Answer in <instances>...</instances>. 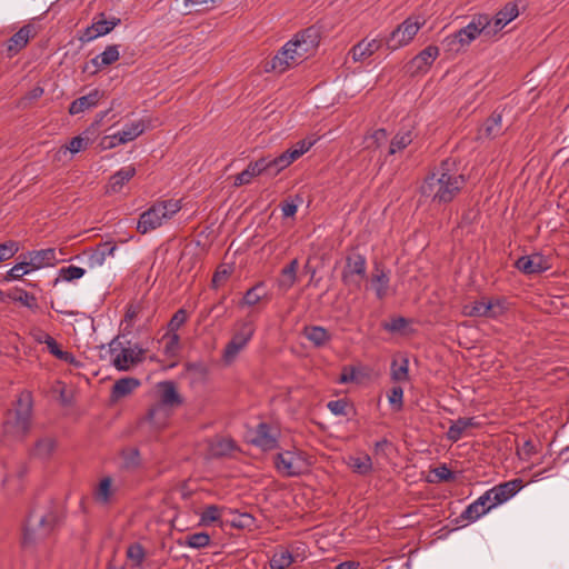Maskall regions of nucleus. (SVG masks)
<instances>
[{"label":"nucleus","instance_id":"f257e3e1","mask_svg":"<svg viewBox=\"0 0 569 569\" xmlns=\"http://www.w3.org/2000/svg\"><path fill=\"white\" fill-rule=\"evenodd\" d=\"M463 184V176L457 171L455 161L446 160L426 178L420 192L426 200L440 204L450 202Z\"/></svg>","mask_w":569,"mask_h":569},{"label":"nucleus","instance_id":"f03ea898","mask_svg":"<svg viewBox=\"0 0 569 569\" xmlns=\"http://www.w3.org/2000/svg\"><path fill=\"white\" fill-rule=\"evenodd\" d=\"M317 47V31L307 29L289 40L271 59L266 70L282 73L313 54Z\"/></svg>","mask_w":569,"mask_h":569},{"label":"nucleus","instance_id":"7ed1b4c3","mask_svg":"<svg viewBox=\"0 0 569 569\" xmlns=\"http://www.w3.org/2000/svg\"><path fill=\"white\" fill-rule=\"evenodd\" d=\"M182 208L181 200L169 199L157 201L142 212L137 223V230L144 234L169 221Z\"/></svg>","mask_w":569,"mask_h":569},{"label":"nucleus","instance_id":"20e7f679","mask_svg":"<svg viewBox=\"0 0 569 569\" xmlns=\"http://www.w3.org/2000/svg\"><path fill=\"white\" fill-rule=\"evenodd\" d=\"M31 425V403L29 396L20 397L14 409L8 412L3 423L6 437L21 439L30 429Z\"/></svg>","mask_w":569,"mask_h":569},{"label":"nucleus","instance_id":"39448f33","mask_svg":"<svg viewBox=\"0 0 569 569\" xmlns=\"http://www.w3.org/2000/svg\"><path fill=\"white\" fill-rule=\"evenodd\" d=\"M256 332V325L252 319L246 318L234 323L230 341L222 352L224 365L233 363L242 352Z\"/></svg>","mask_w":569,"mask_h":569},{"label":"nucleus","instance_id":"423d86ee","mask_svg":"<svg viewBox=\"0 0 569 569\" xmlns=\"http://www.w3.org/2000/svg\"><path fill=\"white\" fill-rule=\"evenodd\" d=\"M480 34L491 38L488 27V16L478 14L462 29L456 33L448 36L445 43L450 50L458 51L463 47L469 46Z\"/></svg>","mask_w":569,"mask_h":569},{"label":"nucleus","instance_id":"0eeeda50","mask_svg":"<svg viewBox=\"0 0 569 569\" xmlns=\"http://www.w3.org/2000/svg\"><path fill=\"white\" fill-rule=\"evenodd\" d=\"M311 463V457L297 448L281 451L274 458L277 471L284 477L302 475L309 470Z\"/></svg>","mask_w":569,"mask_h":569},{"label":"nucleus","instance_id":"6e6552de","mask_svg":"<svg viewBox=\"0 0 569 569\" xmlns=\"http://www.w3.org/2000/svg\"><path fill=\"white\" fill-rule=\"evenodd\" d=\"M425 23L426 19L421 16L408 17L385 39V46L389 51L408 46Z\"/></svg>","mask_w":569,"mask_h":569},{"label":"nucleus","instance_id":"1a4fd4ad","mask_svg":"<svg viewBox=\"0 0 569 569\" xmlns=\"http://www.w3.org/2000/svg\"><path fill=\"white\" fill-rule=\"evenodd\" d=\"M54 522L56 517L50 512H32L24 526L23 543L31 545L47 537L52 530Z\"/></svg>","mask_w":569,"mask_h":569},{"label":"nucleus","instance_id":"9d476101","mask_svg":"<svg viewBox=\"0 0 569 569\" xmlns=\"http://www.w3.org/2000/svg\"><path fill=\"white\" fill-rule=\"evenodd\" d=\"M318 141L316 136L307 137L298 141L291 148L282 152L280 156L270 158L269 162L271 166V176L274 177L280 173L283 169L288 168L291 163L298 160L301 156L308 152L311 147Z\"/></svg>","mask_w":569,"mask_h":569},{"label":"nucleus","instance_id":"9b49d317","mask_svg":"<svg viewBox=\"0 0 569 569\" xmlns=\"http://www.w3.org/2000/svg\"><path fill=\"white\" fill-rule=\"evenodd\" d=\"M144 350L139 346L111 347V362L120 371H128L143 359Z\"/></svg>","mask_w":569,"mask_h":569},{"label":"nucleus","instance_id":"f8f14e48","mask_svg":"<svg viewBox=\"0 0 569 569\" xmlns=\"http://www.w3.org/2000/svg\"><path fill=\"white\" fill-rule=\"evenodd\" d=\"M523 487L521 479H512L499 483L485 492L490 507L496 508L515 497Z\"/></svg>","mask_w":569,"mask_h":569},{"label":"nucleus","instance_id":"ddd939ff","mask_svg":"<svg viewBox=\"0 0 569 569\" xmlns=\"http://www.w3.org/2000/svg\"><path fill=\"white\" fill-rule=\"evenodd\" d=\"M366 276V259L360 254L347 258L342 272V280L349 287L360 288Z\"/></svg>","mask_w":569,"mask_h":569},{"label":"nucleus","instance_id":"4468645a","mask_svg":"<svg viewBox=\"0 0 569 569\" xmlns=\"http://www.w3.org/2000/svg\"><path fill=\"white\" fill-rule=\"evenodd\" d=\"M152 398L153 402L173 410L182 403L181 396L172 381H162L157 383L152 391Z\"/></svg>","mask_w":569,"mask_h":569},{"label":"nucleus","instance_id":"2eb2a0df","mask_svg":"<svg viewBox=\"0 0 569 569\" xmlns=\"http://www.w3.org/2000/svg\"><path fill=\"white\" fill-rule=\"evenodd\" d=\"M279 430L267 423H259L250 433V442L263 451L272 450L278 445Z\"/></svg>","mask_w":569,"mask_h":569},{"label":"nucleus","instance_id":"dca6fc26","mask_svg":"<svg viewBox=\"0 0 569 569\" xmlns=\"http://www.w3.org/2000/svg\"><path fill=\"white\" fill-rule=\"evenodd\" d=\"M516 268L525 274L547 271L551 268V260L541 252L522 256L516 261Z\"/></svg>","mask_w":569,"mask_h":569},{"label":"nucleus","instance_id":"f3484780","mask_svg":"<svg viewBox=\"0 0 569 569\" xmlns=\"http://www.w3.org/2000/svg\"><path fill=\"white\" fill-rule=\"evenodd\" d=\"M158 126H160L159 119L144 117L142 119L126 123L123 128L118 132L123 143H128L141 136L147 129H153Z\"/></svg>","mask_w":569,"mask_h":569},{"label":"nucleus","instance_id":"a211bd4d","mask_svg":"<svg viewBox=\"0 0 569 569\" xmlns=\"http://www.w3.org/2000/svg\"><path fill=\"white\" fill-rule=\"evenodd\" d=\"M271 171L272 169L269 162V157L260 158L257 161L250 162L243 171L234 177L233 186L240 187L249 184L256 177L262 173L271 176Z\"/></svg>","mask_w":569,"mask_h":569},{"label":"nucleus","instance_id":"6ab92c4d","mask_svg":"<svg viewBox=\"0 0 569 569\" xmlns=\"http://www.w3.org/2000/svg\"><path fill=\"white\" fill-rule=\"evenodd\" d=\"M519 16L518 6L513 2L507 3L500 11L497 12L495 18L488 17L489 33L491 37L498 34L507 24L513 21Z\"/></svg>","mask_w":569,"mask_h":569},{"label":"nucleus","instance_id":"aec40b11","mask_svg":"<svg viewBox=\"0 0 569 569\" xmlns=\"http://www.w3.org/2000/svg\"><path fill=\"white\" fill-rule=\"evenodd\" d=\"M385 44L381 38H365L355 44L350 50V56L353 61L361 62L378 52Z\"/></svg>","mask_w":569,"mask_h":569},{"label":"nucleus","instance_id":"412c9836","mask_svg":"<svg viewBox=\"0 0 569 569\" xmlns=\"http://www.w3.org/2000/svg\"><path fill=\"white\" fill-rule=\"evenodd\" d=\"M58 260L57 251L53 248L34 250L28 256V262L32 270L53 267Z\"/></svg>","mask_w":569,"mask_h":569},{"label":"nucleus","instance_id":"4be33fe9","mask_svg":"<svg viewBox=\"0 0 569 569\" xmlns=\"http://www.w3.org/2000/svg\"><path fill=\"white\" fill-rule=\"evenodd\" d=\"M439 56V49L436 46H429L419 52L410 62L409 70L412 73L426 72Z\"/></svg>","mask_w":569,"mask_h":569},{"label":"nucleus","instance_id":"5701e85b","mask_svg":"<svg viewBox=\"0 0 569 569\" xmlns=\"http://www.w3.org/2000/svg\"><path fill=\"white\" fill-rule=\"evenodd\" d=\"M120 20L119 19H111V20H98L94 21L90 27H88L82 36L80 37V40L82 42H89L98 37L108 34L110 31H112L118 24Z\"/></svg>","mask_w":569,"mask_h":569},{"label":"nucleus","instance_id":"b1692460","mask_svg":"<svg viewBox=\"0 0 569 569\" xmlns=\"http://www.w3.org/2000/svg\"><path fill=\"white\" fill-rule=\"evenodd\" d=\"M136 174L133 166H126L113 173L106 186V193H119L126 183H128Z\"/></svg>","mask_w":569,"mask_h":569},{"label":"nucleus","instance_id":"393cba45","mask_svg":"<svg viewBox=\"0 0 569 569\" xmlns=\"http://www.w3.org/2000/svg\"><path fill=\"white\" fill-rule=\"evenodd\" d=\"M486 498V495L482 493L478 499L470 503L461 513V519L468 522H475L492 510L493 508L490 507V502Z\"/></svg>","mask_w":569,"mask_h":569},{"label":"nucleus","instance_id":"a878e982","mask_svg":"<svg viewBox=\"0 0 569 569\" xmlns=\"http://www.w3.org/2000/svg\"><path fill=\"white\" fill-rule=\"evenodd\" d=\"M174 410L171 408H166L159 403L153 402L148 410L147 421L154 429L164 428L168 425V421Z\"/></svg>","mask_w":569,"mask_h":569},{"label":"nucleus","instance_id":"bb28decb","mask_svg":"<svg viewBox=\"0 0 569 569\" xmlns=\"http://www.w3.org/2000/svg\"><path fill=\"white\" fill-rule=\"evenodd\" d=\"M226 511L227 508L217 505H208L203 507L202 510L199 512L200 525L204 527H209L212 525H218L219 527H222Z\"/></svg>","mask_w":569,"mask_h":569},{"label":"nucleus","instance_id":"cd10ccee","mask_svg":"<svg viewBox=\"0 0 569 569\" xmlns=\"http://www.w3.org/2000/svg\"><path fill=\"white\" fill-rule=\"evenodd\" d=\"M234 449L233 441L224 437H216L207 442V455L212 458L229 456Z\"/></svg>","mask_w":569,"mask_h":569},{"label":"nucleus","instance_id":"c85d7f7f","mask_svg":"<svg viewBox=\"0 0 569 569\" xmlns=\"http://www.w3.org/2000/svg\"><path fill=\"white\" fill-rule=\"evenodd\" d=\"M389 274L381 268L376 267L370 278V288L375 291L378 299H383L389 293Z\"/></svg>","mask_w":569,"mask_h":569},{"label":"nucleus","instance_id":"c756f323","mask_svg":"<svg viewBox=\"0 0 569 569\" xmlns=\"http://www.w3.org/2000/svg\"><path fill=\"white\" fill-rule=\"evenodd\" d=\"M416 133L412 127L401 128L391 139L389 146V154H396L403 151L409 144L412 143Z\"/></svg>","mask_w":569,"mask_h":569},{"label":"nucleus","instance_id":"7c9ffc66","mask_svg":"<svg viewBox=\"0 0 569 569\" xmlns=\"http://www.w3.org/2000/svg\"><path fill=\"white\" fill-rule=\"evenodd\" d=\"M100 97L101 93L99 90H92L88 94L76 99L69 107V113L74 116L96 107L100 100Z\"/></svg>","mask_w":569,"mask_h":569},{"label":"nucleus","instance_id":"2f4dec72","mask_svg":"<svg viewBox=\"0 0 569 569\" xmlns=\"http://www.w3.org/2000/svg\"><path fill=\"white\" fill-rule=\"evenodd\" d=\"M140 386V381L132 377H126L116 381L111 391V399L118 401L132 393Z\"/></svg>","mask_w":569,"mask_h":569},{"label":"nucleus","instance_id":"473e14b6","mask_svg":"<svg viewBox=\"0 0 569 569\" xmlns=\"http://www.w3.org/2000/svg\"><path fill=\"white\" fill-rule=\"evenodd\" d=\"M116 491L117 488L113 486L112 479L110 477H104L97 485L93 491V498L97 502L107 505L112 500Z\"/></svg>","mask_w":569,"mask_h":569},{"label":"nucleus","instance_id":"72a5a7b5","mask_svg":"<svg viewBox=\"0 0 569 569\" xmlns=\"http://www.w3.org/2000/svg\"><path fill=\"white\" fill-rule=\"evenodd\" d=\"M119 58H120L119 46L111 44V46H108L103 52H101L100 54L92 58L90 62L96 68L94 71H98V70H101V69L114 63L116 61L119 60Z\"/></svg>","mask_w":569,"mask_h":569},{"label":"nucleus","instance_id":"f704fd0d","mask_svg":"<svg viewBox=\"0 0 569 569\" xmlns=\"http://www.w3.org/2000/svg\"><path fill=\"white\" fill-rule=\"evenodd\" d=\"M33 36V27L32 26H23L19 31H17L8 41V51L12 53H17L22 48L26 47L30 38Z\"/></svg>","mask_w":569,"mask_h":569},{"label":"nucleus","instance_id":"c9c22d12","mask_svg":"<svg viewBox=\"0 0 569 569\" xmlns=\"http://www.w3.org/2000/svg\"><path fill=\"white\" fill-rule=\"evenodd\" d=\"M345 461L355 473L366 476L372 471V460L368 455L349 456Z\"/></svg>","mask_w":569,"mask_h":569},{"label":"nucleus","instance_id":"e433bc0d","mask_svg":"<svg viewBox=\"0 0 569 569\" xmlns=\"http://www.w3.org/2000/svg\"><path fill=\"white\" fill-rule=\"evenodd\" d=\"M475 426L476 422L473 418H459L458 420L453 421L449 427L447 431V438L452 442H457L458 440L461 439L463 432L467 429Z\"/></svg>","mask_w":569,"mask_h":569},{"label":"nucleus","instance_id":"4c0bfd02","mask_svg":"<svg viewBox=\"0 0 569 569\" xmlns=\"http://www.w3.org/2000/svg\"><path fill=\"white\" fill-rule=\"evenodd\" d=\"M303 335L316 347L325 346L331 338L327 329L320 326L306 327Z\"/></svg>","mask_w":569,"mask_h":569},{"label":"nucleus","instance_id":"58836bf2","mask_svg":"<svg viewBox=\"0 0 569 569\" xmlns=\"http://www.w3.org/2000/svg\"><path fill=\"white\" fill-rule=\"evenodd\" d=\"M391 379L395 382H405L409 379V360L406 357L393 359L391 363Z\"/></svg>","mask_w":569,"mask_h":569},{"label":"nucleus","instance_id":"ea45409f","mask_svg":"<svg viewBox=\"0 0 569 569\" xmlns=\"http://www.w3.org/2000/svg\"><path fill=\"white\" fill-rule=\"evenodd\" d=\"M293 560L295 558L289 550L279 548L270 559V569H287L291 566Z\"/></svg>","mask_w":569,"mask_h":569},{"label":"nucleus","instance_id":"a19ab883","mask_svg":"<svg viewBox=\"0 0 569 569\" xmlns=\"http://www.w3.org/2000/svg\"><path fill=\"white\" fill-rule=\"evenodd\" d=\"M92 142L88 131L73 137L67 144H64L67 151L72 157L81 151H84Z\"/></svg>","mask_w":569,"mask_h":569},{"label":"nucleus","instance_id":"79ce46f5","mask_svg":"<svg viewBox=\"0 0 569 569\" xmlns=\"http://www.w3.org/2000/svg\"><path fill=\"white\" fill-rule=\"evenodd\" d=\"M160 343L162 346V351L164 356L168 358L176 357L180 350V338L178 333L167 332L166 335H163L162 339L160 340Z\"/></svg>","mask_w":569,"mask_h":569},{"label":"nucleus","instance_id":"37998d69","mask_svg":"<svg viewBox=\"0 0 569 569\" xmlns=\"http://www.w3.org/2000/svg\"><path fill=\"white\" fill-rule=\"evenodd\" d=\"M267 296V290L263 283H258L250 288L243 296L241 306L253 307L258 305Z\"/></svg>","mask_w":569,"mask_h":569},{"label":"nucleus","instance_id":"c03bdc74","mask_svg":"<svg viewBox=\"0 0 569 569\" xmlns=\"http://www.w3.org/2000/svg\"><path fill=\"white\" fill-rule=\"evenodd\" d=\"M127 559L132 567H141L146 559V551L140 543H132L127 548Z\"/></svg>","mask_w":569,"mask_h":569},{"label":"nucleus","instance_id":"a18cd8bd","mask_svg":"<svg viewBox=\"0 0 569 569\" xmlns=\"http://www.w3.org/2000/svg\"><path fill=\"white\" fill-rule=\"evenodd\" d=\"M86 273L83 268L77 266H68L59 269L57 281L70 282L82 278Z\"/></svg>","mask_w":569,"mask_h":569},{"label":"nucleus","instance_id":"49530a36","mask_svg":"<svg viewBox=\"0 0 569 569\" xmlns=\"http://www.w3.org/2000/svg\"><path fill=\"white\" fill-rule=\"evenodd\" d=\"M487 300L473 301L462 307V313L468 317H486Z\"/></svg>","mask_w":569,"mask_h":569},{"label":"nucleus","instance_id":"de8ad7c7","mask_svg":"<svg viewBox=\"0 0 569 569\" xmlns=\"http://www.w3.org/2000/svg\"><path fill=\"white\" fill-rule=\"evenodd\" d=\"M388 140V133L385 129H377L365 138L367 148H380Z\"/></svg>","mask_w":569,"mask_h":569},{"label":"nucleus","instance_id":"09e8293b","mask_svg":"<svg viewBox=\"0 0 569 569\" xmlns=\"http://www.w3.org/2000/svg\"><path fill=\"white\" fill-rule=\"evenodd\" d=\"M486 318H498L508 310V303L502 299L487 300Z\"/></svg>","mask_w":569,"mask_h":569},{"label":"nucleus","instance_id":"8fccbe9b","mask_svg":"<svg viewBox=\"0 0 569 569\" xmlns=\"http://www.w3.org/2000/svg\"><path fill=\"white\" fill-rule=\"evenodd\" d=\"M210 537L206 532H196L186 537V546L193 549H201L209 545Z\"/></svg>","mask_w":569,"mask_h":569},{"label":"nucleus","instance_id":"3c124183","mask_svg":"<svg viewBox=\"0 0 569 569\" xmlns=\"http://www.w3.org/2000/svg\"><path fill=\"white\" fill-rule=\"evenodd\" d=\"M297 269H298V261L293 260L290 262L289 266H287L282 270V277L280 279V286L282 288L288 289L295 283Z\"/></svg>","mask_w":569,"mask_h":569},{"label":"nucleus","instance_id":"603ef678","mask_svg":"<svg viewBox=\"0 0 569 569\" xmlns=\"http://www.w3.org/2000/svg\"><path fill=\"white\" fill-rule=\"evenodd\" d=\"M56 448L54 440L50 438H46L40 440L34 448V455L40 458H47L49 457Z\"/></svg>","mask_w":569,"mask_h":569},{"label":"nucleus","instance_id":"864d4df0","mask_svg":"<svg viewBox=\"0 0 569 569\" xmlns=\"http://www.w3.org/2000/svg\"><path fill=\"white\" fill-rule=\"evenodd\" d=\"M232 519L229 521L232 527L246 529L251 528L254 523V519L249 513H236L232 512Z\"/></svg>","mask_w":569,"mask_h":569},{"label":"nucleus","instance_id":"5fc2aeb1","mask_svg":"<svg viewBox=\"0 0 569 569\" xmlns=\"http://www.w3.org/2000/svg\"><path fill=\"white\" fill-rule=\"evenodd\" d=\"M32 269L29 266V262H20L14 264L6 274V281H11L21 278L24 274H28Z\"/></svg>","mask_w":569,"mask_h":569},{"label":"nucleus","instance_id":"6e6d98bb","mask_svg":"<svg viewBox=\"0 0 569 569\" xmlns=\"http://www.w3.org/2000/svg\"><path fill=\"white\" fill-rule=\"evenodd\" d=\"M187 319V311L184 309H179L168 323V332L177 333V331L186 323Z\"/></svg>","mask_w":569,"mask_h":569},{"label":"nucleus","instance_id":"4d7b16f0","mask_svg":"<svg viewBox=\"0 0 569 569\" xmlns=\"http://www.w3.org/2000/svg\"><path fill=\"white\" fill-rule=\"evenodd\" d=\"M431 475L433 478H431L429 481L436 482V481H448L453 479V473L446 465H440L431 470Z\"/></svg>","mask_w":569,"mask_h":569},{"label":"nucleus","instance_id":"13d9d810","mask_svg":"<svg viewBox=\"0 0 569 569\" xmlns=\"http://www.w3.org/2000/svg\"><path fill=\"white\" fill-rule=\"evenodd\" d=\"M13 300L21 302L28 308H33L37 303L34 296L30 295L24 290H16L12 295H9Z\"/></svg>","mask_w":569,"mask_h":569},{"label":"nucleus","instance_id":"bf43d9fd","mask_svg":"<svg viewBox=\"0 0 569 569\" xmlns=\"http://www.w3.org/2000/svg\"><path fill=\"white\" fill-rule=\"evenodd\" d=\"M119 144H124L119 132L104 136L101 138L99 142V147L101 150H109L116 148Z\"/></svg>","mask_w":569,"mask_h":569},{"label":"nucleus","instance_id":"052dcab7","mask_svg":"<svg viewBox=\"0 0 569 569\" xmlns=\"http://www.w3.org/2000/svg\"><path fill=\"white\" fill-rule=\"evenodd\" d=\"M388 400L396 410H400L403 405V389L401 387H393L388 395Z\"/></svg>","mask_w":569,"mask_h":569},{"label":"nucleus","instance_id":"680f3d73","mask_svg":"<svg viewBox=\"0 0 569 569\" xmlns=\"http://www.w3.org/2000/svg\"><path fill=\"white\" fill-rule=\"evenodd\" d=\"M408 326L407 319L398 317L391 319L389 322L383 323V329L389 332H402Z\"/></svg>","mask_w":569,"mask_h":569},{"label":"nucleus","instance_id":"e2e57ef3","mask_svg":"<svg viewBox=\"0 0 569 569\" xmlns=\"http://www.w3.org/2000/svg\"><path fill=\"white\" fill-rule=\"evenodd\" d=\"M106 259H107V257L97 247L88 257V266L90 268L101 267L104 263Z\"/></svg>","mask_w":569,"mask_h":569},{"label":"nucleus","instance_id":"0e129e2a","mask_svg":"<svg viewBox=\"0 0 569 569\" xmlns=\"http://www.w3.org/2000/svg\"><path fill=\"white\" fill-rule=\"evenodd\" d=\"M106 259H107V257L97 247L88 257V266L90 268L101 267L104 263Z\"/></svg>","mask_w":569,"mask_h":569},{"label":"nucleus","instance_id":"69168bd1","mask_svg":"<svg viewBox=\"0 0 569 569\" xmlns=\"http://www.w3.org/2000/svg\"><path fill=\"white\" fill-rule=\"evenodd\" d=\"M17 251L14 242L0 244V262L10 259Z\"/></svg>","mask_w":569,"mask_h":569},{"label":"nucleus","instance_id":"338daca9","mask_svg":"<svg viewBox=\"0 0 569 569\" xmlns=\"http://www.w3.org/2000/svg\"><path fill=\"white\" fill-rule=\"evenodd\" d=\"M327 407L335 416H343L346 415L347 402L343 400H333L328 402Z\"/></svg>","mask_w":569,"mask_h":569},{"label":"nucleus","instance_id":"774afa93","mask_svg":"<svg viewBox=\"0 0 569 569\" xmlns=\"http://www.w3.org/2000/svg\"><path fill=\"white\" fill-rule=\"evenodd\" d=\"M71 156L67 151L64 146H61L59 149L52 151V161L58 163H66L71 160Z\"/></svg>","mask_w":569,"mask_h":569}]
</instances>
